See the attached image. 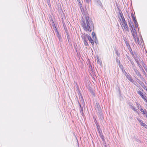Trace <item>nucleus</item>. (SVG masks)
I'll list each match as a JSON object with an SVG mask.
<instances>
[{
  "label": "nucleus",
  "mask_w": 147,
  "mask_h": 147,
  "mask_svg": "<svg viewBox=\"0 0 147 147\" xmlns=\"http://www.w3.org/2000/svg\"><path fill=\"white\" fill-rule=\"evenodd\" d=\"M84 17L85 19L82 21L81 25L84 30L86 32H90L94 29V24L93 22L88 14H85Z\"/></svg>",
  "instance_id": "1"
},
{
  "label": "nucleus",
  "mask_w": 147,
  "mask_h": 147,
  "mask_svg": "<svg viewBox=\"0 0 147 147\" xmlns=\"http://www.w3.org/2000/svg\"><path fill=\"white\" fill-rule=\"evenodd\" d=\"M120 24H121V26L122 28L123 29V28H124V30L125 31H126L128 32H129V27L127 26L126 22H123V23H121Z\"/></svg>",
  "instance_id": "2"
},
{
  "label": "nucleus",
  "mask_w": 147,
  "mask_h": 147,
  "mask_svg": "<svg viewBox=\"0 0 147 147\" xmlns=\"http://www.w3.org/2000/svg\"><path fill=\"white\" fill-rule=\"evenodd\" d=\"M125 76L126 78L128 79L131 82L133 83L134 82V81L133 79L131 77V76L129 74H127V73L125 71Z\"/></svg>",
  "instance_id": "3"
},
{
  "label": "nucleus",
  "mask_w": 147,
  "mask_h": 147,
  "mask_svg": "<svg viewBox=\"0 0 147 147\" xmlns=\"http://www.w3.org/2000/svg\"><path fill=\"white\" fill-rule=\"evenodd\" d=\"M137 120L140 123V124L141 125L144 127L147 128V125L145 124L144 123H143V121L142 120H141L140 119H139L137 118Z\"/></svg>",
  "instance_id": "4"
},
{
  "label": "nucleus",
  "mask_w": 147,
  "mask_h": 147,
  "mask_svg": "<svg viewBox=\"0 0 147 147\" xmlns=\"http://www.w3.org/2000/svg\"><path fill=\"white\" fill-rule=\"evenodd\" d=\"M95 2L97 4L98 6H101L102 8L103 6L100 0H94Z\"/></svg>",
  "instance_id": "5"
},
{
  "label": "nucleus",
  "mask_w": 147,
  "mask_h": 147,
  "mask_svg": "<svg viewBox=\"0 0 147 147\" xmlns=\"http://www.w3.org/2000/svg\"><path fill=\"white\" fill-rule=\"evenodd\" d=\"M119 14L120 17L121 18V19L122 21V22H121V23H123L124 22H126V21L125 20V19L123 17V14L121 12H120L119 13Z\"/></svg>",
  "instance_id": "6"
},
{
  "label": "nucleus",
  "mask_w": 147,
  "mask_h": 147,
  "mask_svg": "<svg viewBox=\"0 0 147 147\" xmlns=\"http://www.w3.org/2000/svg\"><path fill=\"white\" fill-rule=\"evenodd\" d=\"M97 107L96 106V107L95 109L97 111H98V112L100 113H101V109L100 108H99L98 106V105L96 104Z\"/></svg>",
  "instance_id": "7"
},
{
  "label": "nucleus",
  "mask_w": 147,
  "mask_h": 147,
  "mask_svg": "<svg viewBox=\"0 0 147 147\" xmlns=\"http://www.w3.org/2000/svg\"><path fill=\"white\" fill-rule=\"evenodd\" d=\"M88 38L89 41L90 42L92 45H93L94 44L93 40L92 39L90 36H88Z\"/></svg>",
  "instance_id": "8"
},
{
  "label": "nucleus",
  "mask_w": 147,
  "mask_h": 147,
  "mask_svg": "<svg viewBox=\"0 0 147 147\" xmlns=\"http://www.w3.org/2000/svg\"><path fill=\"white\" fill-rule=\"evenodd\" d=\"M131 31L132 35L137 34L136 30H135V29L134 28L133 29H131Z\"/></svg>",
  "instance_id": "9"
},
{
  "label": "nucleus",
  "mask_w": 147,
  "mask_h": 147,
  "mask_svg": "<svg viewBox=\"0 0 147 147\" xmlns=\"http://www.w3.org/2000/svg\"><path fill=\"white\" fill-rule=\"evenodd\" d=\"M132 35V36H133V38L134 39V40L136 42V40L137 39V38H138V37H137V34H133V35Z\"/></svg>",
  "instance_id": "10"
},
{
  "label": "nucleus",
  "mask_w": 147,
  "mask_h": 147,
  "mask_svg": "<svg viewBox=\"0 0 147 147\" xmlns=\"http://www.w3.org/2000/svg\"><path fill=\"white\" fill-rule=\"evenodd\" d=\"M80 102L82 103L83 106H85V105L84 102V100L83 99V97L82 96H81V98H80Z\"/></svg>",
  "instance_id": "11"
},
{
  "label": "nucleus",
  "mask_w": 147,
  "mask_h": 147,
  "mask_svg": "<svg viewBox=\"0 0 147 147\" xmlns=\"http://www.w3.org/2000/svg\"><path fill=\"white\" fill-rule=\"evenodd\" d=\"M57 37L58 38L59 41L61 42L62 41V38H61V36L59 35L58 32L57 33Z\"/></svg>",
  "instance_id": "12"
},
{
  "label": "nucleus",
  "mask_w": 147,
  "mask_h": 147,
  "mask_svg": "<svg viewBox=\"0 0 147 147\" xmlns=\"http://www.w3.org/2000/svg\"><path fill=\"white\" fill-rule=\"evenodd\" d=\"M134 71L136 73L138 76H141L140 73L138 71V70L136 69H134Z\"/></svg>",
  "instance_id": "13"
},
{
  "label": "nucleus",
  "mask_w": 147,
  "mask_h": 147,
  "mask_svg": "<svg viewBox=\"0 0 147 147\" xmlns=\"http://www.w3.org/2000/svg\"><path fill=\"white\" fill-rule=\"evenodd\" d=\"M137 92L140 95L141 97L143 95V93L140 90L137 91Z\"/></svg>",
  "instance_id": "14"
},
{
  "label": "nucleus",
  "mask_w": 147,
  "mask_h": 147,
  "mask_svg": "<svg viewBox=\"0 0 147 147\" xmlns=\"http://www.w3.org/2000/svg\"><path fill=\"white\" fill-rule=\"evenodd\" d=\"M78 102L79 104V106H80V107L81 108V112H82V114H83V108L81 107V105L80 104L79 102Z\"/></svg>",
  "instance_id": "15"
},
{
  "label": "nucleus",
  "mask_w": 147,
  "mask_h": 147,
  "mask_svg": "<svg viewBox=\"0 0 147 147\" xmlns=\"http://www.w3.org/2000/svg\"><path fill=\"white\" fill-rule=\"evenodd\" d=\"M140 110L142 112V113L143 114H144L145 113V112H146V111H144L143 109H142L141 108Z\"/></svg>",
  "instance_id": "16"
},
{
  "label": "nucleus",
  "mask_w": 147,
  "mask_h": 147,
  "mask_svg": "<svg viewBox=\"0 0 147 147\" xmlns=\"http://www.w3.org/2000/svg\"><path fill=\"white\" fill-rule=\"evenodd\" d=\"M142 98L144 99V100L146 101L147 102V101L146 98H145V97H146V96H145L143 95L142 96Z\"/></svg>",
  "instance_id": "17"
},
{
  "label": "nucleus",
  "mask_w": 147,
  "mask_h": 147,
  "mask_svg": "<svg viewBox=\"0 0 147 147\" xmlns=\"http://www.w3.org/2000/svg\"><path fill=\"white\" fill-rule=\"evenodd\" d=\"M131 108L134 111H137V109H136L133 106H132L131 107Z\"/></svg>",
  "instance_id": "18"
},
{
  "label": "nucleus",
  "mask_w": 147,
  "mask_h": 147,
  "mask_svg": "<svg viewBox=\"0 0 147 147\" xmlns=\"http://www.w3.org/2000/svg\"><path fill=\"white\" fill-rule=\"evenodd\" d=\"M129 27H130V30H131V29H133L134 28H133L131 24H130V23H129Z\"/></svg>",
  "instance_id": "19"
},
{
  "label": "nucleus",
  "mask_w": 147,
  "mask_h": 147,
  "mask_svg": "<svg viewBox=\"0 0 147 147\" xmlns=\"http://www.w3.org/2000/svg\"><path fill=\"white\" fill-rule=\"evenodd\" d=\"M131 16L132 18L133 19H134V18H136L134 16V15L133 13L131 14Z\"/></svg>",
  "instance_id": "20"
},
{
  "label": "nucleus",
  "mask_w": 147,
  "mask_h": 147,
  "mask_svg": "<svg viewBox=\"0 0 147 147\" xmlns=\"http://www.w3.org/2000/svg\"><path fill=\"white\" fill-rule=\"evenodd\" d=\"M135 61L137 63V64H138L139 63V60L138 59H136V58H135Z\"/></svg>",
  "instance_id": "21"
},
{
  "label": "nucleus",
  "mask_w": 147,
  "mask_h": 147,
  "mask_svg": "<svg viewBox=\"0 0 147 147\" xmlns=\"http://www.w3.org/2000/svg\"><path fill=\"white\" fill-rule=\"evenodd\" d=\"M133 20H134V23L135 24L136 23H137V21L136 20V18H134V19H133Z\"/></svg>",
  "instance_id": "22"
},
{
  "label": "nucleus",
  "mask_w": 147,
  "mask_h": 147,
  "mask_svg": "<svg viewBox=\"0 0 147 147\" xmlns=\"http://www.w3.org/2000/svg\"><path fill=\"white\" fill-rule=\"evenodd\" d=\"M84 43V45H85V46H86L88 45V43L86 41H85Z\"/></svg>",
  "instance_id": "23"
},
{
  "label": "nucleus",
  "mask_w": 147,
  "mask_h": 147,
  "mask_svg": "<svg viewBox=\"0 0 147 147\" xmlns=\"http://www.w3.org/2000/svg\"><path fill=\"white\" fill-rule=\"evenodd\" d=\"M137 40L138 41V43L139 45L140 44V43L139 41V39L138 38H137V39L136 40Z\"/></svg>",
  "instance_id": "24"
},
{
  "label": "nucleus",
  "mask_w": 147,
  "mask_h": 147,
  "mask_svg": "<svg viewBox=\"0 0 147 147\" xmlns=\"http://www.w3.org/2000/svg\"><path fill=\"white\" fill-rule=\"evenodd\" d=\"M142 86L143 87L144 89H146V90H147L146 87L144 85H143V86L142 85Z\"/></svg>",
  "instance_id": "25"
},
{
  "label": "nucleus",
  "mask_w": 147,
  "mask_h": 147,
  "mask_svg": "<svg viewBox=\"0 0 147 147\" xmlns=\"http://www.w3.org/2000/svg\"><path fill=\"white\" fill-rule=\"evenodd\" d=\"M137 65L140 68H142V67L141 66V65L139 63L138 64H137Z\"/></svg>",
  "instance_id": "26"
},
{
  "label": "nucleus",
  "mask_w": 147,
  "mask_h": 147,
  "mask_svg": "<svg viewBox=\"0 0 147 147\" xmlns=\"http://www.w3.org/2000/svg\"><path fill=\"white\" fill-rule=\"evenodd\" d=\"M86 1L87 3L89 4L90 2V0H85Z\"/></svg>",
  "instance_id": "27"
},
{
  "label": "nucleus",
  "mask_w": 147,
  "mask_h": 147,
  "mask_svg": "<svg viewBox=\"0 0 147 147\" xmlns=\"http://www.w3.org/2000/svg\"><path fill=\"white\" fill-rule=\"evenodd\" d=\"M135 24V26L136 28L137 27H138V23H136Z\"/></svg>",
  "instance_id": "28"
},
{
  "label": "nucleus",
  "mask_w": 147,
  "mask_h": 147,
  "mask_svg": "<svg viewBox=\"0 0 147 147\" xmlns=\"http://www.w3.org/2000/svg\"><path fill=\"white\" fill-rule=\"evenodd\" d=\"M92 36H95L96 34H95V33L94 32H92Z\"/></svg>",
  "instance_id": "29"
},
{
  "label": "nucleus",
  "mask_w": 147,
  "mask_h": 147,
  "mask_svg": "<svg viewBox=\"0 0 147 147\" xmlns=\"http://www.w3.org/2000/svg\"><path fill=\"white\" fill-rule=\"evenodd\" d=\"M67 37L68 40H69V35H68V34H67Z\"/></svg>",
  "instance_id": "30"
},
{
  "label": "nucleus",
  "mask_w": 147,
  "mask_h": 147,
  "mask_svg": "<svg viewBox=\"0 0 147 147\" xmlns=\"http://www.w3.org/2000/svg\"><path fill=\"white\" fill-rule=\"evenodd\" d=\"M144 115H145L146 117V118H147V111L145 112V113Z\"/></svg>",
  "instance_id": "31"
},
{
  "label": "nucleus",
  "mask_w": 147,
  "mask_h": 147,
  "mask_svg": "<svg viewBox=\"0 0 147 147\" xmlns=\"http://www.w3.org/2000/svg\"><path fill=\"white\" fill-rule=\"evenodd\" d=\"M130 61H131V64L132 65H133L134 64V62H133V61H131V60H130Z\"/></svg>",
  "instance_id": "32"
},
{
  "label": "nucleus",
  "mask_w": 147,
  "mask_h": 147,
  "mask_svg": "<svg viewBox=\"0 0 147 147\" xmlns=\"http://www.w3.org/2000/svg\"><path fill=\"white\" fill-rule=\"evenodd\" d=\"M129 105L130 106H131V107L132 106V104L129 103Z\"/></svg>",
  "instance_id": "33"
},
{
  "label": "nucleus",
  "mask_w": 147,
  "mask_h": 147,
  "mask_svg": "<svg viewBox=\"0 0 147 147\" xmlns=\"http://www.w3.org/2000/svg\"><path fill=\"white\" fill-rule=\"evenodd\" d=\"M116 61H117V62H118V61H119H119L117 59Z\"/></svg>",
  "instance_id": "34"
},
{
  "label": "nucleus",
  "mask_w": 147,
  "mask_h": 147,
  "mask_svg": "<svg viewBox=\"0 0 147 147\" xmlns=\"http://www.w3.org/2000/svg\"><path fill=\"white\" fill-rule=\"evenodd\" d=\"M137 107H138V109H139V108L138 107H139V105L138 104H137Z\"/></svg>",
  "instance_id": "35"
},
{
  "label": "nucleus",
  "mask_w": 147,
  "mask_h": 147,
  "mask_svg": "<svg viewBox=\"0 0 147 147\" xmlns=\"http://www.w3.org/2000/svg\"><path fill=\"white\" fill-rule=\"evenodd\" d=\"M119 66L120 67V68H122V67H123V66Z\"/></svg>",
  "instance_id": "36"
},
{
  "label": "nucleus",
  "mask_w": 147,
  "mask_h": 147,
  "mask_svg": "<svg viewBox=\"0 0 147 147\" xmlns=\"http://www.w3.org/2000/svg\"><path fill=\"white\" fill-rule=\"evenodd\" d=\"M132 53V56H134V54H133V53Z\"/></svg>",
  "instance_id": "37"
}]
</instances>
